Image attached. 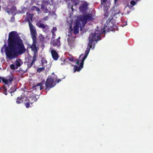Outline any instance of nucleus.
I'll use <instances>...</instances> for the list:
<instances>
[{
    "mask_svg": "<svg viewBox=\"0 0 153 153\" xmlns=\"http://www.w3.org/2000/svg\"><path fill=\"white\" fill-rule=\"evenodd\" d=\"M8 43V46L5 49L7 59H13L19 55L23 54L26 51L22 40L15 31H11L9 33Z\"/></svg>",
    "mask_w": 153,
    "mask_h": 153,
    "instance_id": "f257e3e1",
    "label": "nucleus"
},
{
    "mask_svg": "<svg viewBox=\"0 0 153 153\" xmlns=\"http://www.w3.org/2000/svg\"><path fill=\"white\" fill-rule=\"evenodd\" d=\"M102 33V32L97 30H96L94 33L90 34L88 38L89 42L88 43V48L85 51V53L83 54V55H87V56H88L90 49L92 47L93 42L94 41H97L100 40V36Z\"/></svg>",
    "mask_w": 153,
    "mask_h": 153,
    "instance_id": "f03ea898",
    "label": "nucleus"
},
{
    "mask_svg": "<svg viewBox=\"0 0 153 153\" xmlns=\"http://www.w3.org/2000/svg\"><path fill=\"white\" fill-rule=\"evenodd\" d=\"M51 76H49L47 79L45 83L46 88L45 90L47 91H49L50 88L54 87L56 85L54 81L56 80L57 76L53 73Z\"/></svg>",
    "mask_w": 153,
    "mask_h": 153,
    "instance_id": "7ed1b4c3",
    "label": "nucleus"
},
{
    "mask_svg": "<svg viewBox=\"0 0 153 153\" xmlns=\"http://www.w3.org/2000/svg\"><path fill=\"white\" fill-rule=\"evenodd\" d=\"M1 80L4 85H3V93L5 95H7V89L9 88L10 83L13 80V77L11 76H8L7 77L1 78L0 76V82H1Z\"/></svg>",
    "mask_w": 153,
    "mask_h": 153,
    "instance_id": "20e7f679",
    "label": "nucleus"
},
{
    "mask_svg": "<svg viewBox=\"0 0 153 153\" xmlns=\"http://www.w3.org/2000/svg\"><path fill=\"white\" fill-rule=\"evenodd\" d=\"M30 31V34L32 36L33 42H36V30L34 27L29 20L28 21Z\"/></svg>",
    "mask_w": 153,
    "mask_h": 153,
    "instance_id": "39448f33",
    "label": "nucleus"
},
{
    "mask_svg": "<svg viewBox=\"0 0 153 153\" xmlns=\"http://www.w3.org/2000/svg\"><path fill=\"white\" fill-rule=\"evenodd\" d=\"M94 19L92 14L88 13L81 16L80 17V20L82 23V26L84 27L88 21L93 20Z\"/></svg>",
    "mask_w": 153,
    "mask_h": 153,
    "instance_id": "423d86ee",
    "label": "nucleus"
},
{
    "mask_svg": "<svg viewBox=\"0 0 153 153\" xmlns=\"http://www.w3.org/2000/svg\"><path fill=\"white\" fill-rule=\"evenodd\" d=\"M87 57V55H83V54H81L79 56V61H80V65L79 66L76 65H75L74 68V72L76 71H79L83 68L84 62L85 60Z\"/></svg>",
    "mask_w": 153,
    "mask_h": 153,
    "instance_id": "0eeeda50",
    "label": "nucleus"
},
{
    "mask_svg": "<svg viewBox=\"0 0 153 153\" xmlns=\"http://www.w3.org/2000/svg\"><path fill=\"white\" fill-rule=\"evenodd\" d=\"M41 22V20H39L36 23V25L38 27L42 28V31L44 32H46L47 30H48L49 27L47 25H45L42 23Z\"/></svg>",
    "mask_w": 153,
    "mask_h": 153,
    "instance_id": "6e6552de",
    "label": "nucleus"
},
{
    "mask_svg": "<svg viewBox=\"0 0 153 153\" xmlns=\"http://www.w3.org/2000/svg\"><path fill=\"white\" fill-rule=\"evenodd\" d=\"M37 99L35 97H33L32 98H30L29 99H26L25 100L26 102L25 103V105L27 108H28L30 107V104H32L33 103L37 101Z\"/></svg>",
    "mask_w": 153,
    "mask_h": 153,
    "instance_id": "1a4fd4ad",
    "label": "nucleus"
},
{
    "mask_svg": "<svg viewBox=\"0 0 153 153\" xmlns=\"http://www.w3.org/2000/svg\"><path fill=\"white\" fill-rule=\"evenodd\" d=\"M79 2V0H71V2L68 3L69 11L71 10L72 12L74 9L73 8V5L76 6Z\"/></svg>",
    "mask_w": 153,
    "mask_h": 153,
    "instance_id": "9d476101",
    "label": "nucleus"
},
{
    "mask_svg": "<svg viewBox=\"0 0 153 153\" xmlns=\"http://www.w3.org/2000/svg\"><path fill=\"white\" fill-rule=\"evenodd\" d=\"M88 5L87 2L84 1L83 2L79 7V9L80 11L83 13H85L88 8Z\"/></svg>",
    "mask_w": 153,
    "mask_h": 153,
    "instance_id": "9b49d317",
    "label": "nucleus"
},
{
    "mask_svg": "<svg viewBox=\"0 0 153 153\" xmlns=\"http://www.w3.org/2000/svg\"><path fill=\"white\" fill-rule=\"evenodd\" d=\"M36 56L34 54L32 57H31L28 59L27 62L28 68H30L33 65V64L36 61Z\"/></svg>",
    "mask_w": 153,
    "mask_h": 153,
    "instance_id": "f8f14e48",
    "label": "nucleus"
},
{
    "mask_svg": "<svg viewBox=\"0 0 153 153\" xmlns=\"http://www.w3.org/2000/svg\"><path fill=\"white\" fill-rule=\"evenodd\" d=\"M81 25L79 22H76L75 25L73 28V32L75 34H76L79 33V28Z\"/></svg>",
    "mask_w": 153,
    "mask_h": 153,
    "instance_id": "ddd939ff",
    "label": "nucleus"
},
{
    "mask_svg": "<svg viewBox=\"0 0 153 153\" xmlns=\"http://www.w3.org/2000/svg\"><path fill=\"white\" fill-rule=\"evenodd\" d=\"M51 54L53 58L55 60H57L59 57V56L56 52L54 50L51 51Z\"/></svg>",
    "mask_w": 153,
    "mask_h": 153,
    "instance_id": "4468645a",
    "label": "nucleus"
},
{
    "mask_svg": "<svg viewBox=\"0 0 153 153\" xmlns=\"http://www.w3.org/2000/svg\"><path fill=\"white\" fill-rule=\"evenodd\" d=\"M60 38V37L58 38L52 42V44L54 46H59L60 45V41L59 39Z\"/></svg>",
    "mask_w": 153,
    "mask_h": 153,
    "instance_id": "2eb2a0df",
    "label": "nucleus"
},
{
    "mask_svg": "<svg viewBox=\"0 0 153 153\" xmlns=\"http://www.w3.org/2000/svg\"><path fill=\"white\" fill-rule=\"evenodd\" d=\"M24 97L22 96L18 97L16 100V102L17 104H20L22 103L23 102V100Z\"/></svg>",
    "mask_w": 153,
    "mask_h": 153,
    "instance_id": "dca6fc26",
    "label": "nucleus"
},
{
    "mask_svg": "<svg viewBox=\"0 0 153 153\" xmlns=\"http://www.w3.org/2000/svg\"><path fill=\"white\" fill-rule=\"evenodd\" d=\"M53 0H43V4L41 5V8H43L44 5L47 6L50 4V1L52 2Z\"/></svg>",
    "mask_w": 153,
    "mask_h": 153,
    "instance_id": "f3484780",
    "label": "nucleus"
},
{
    "mask_svg": "<svg viewBox=\"0 0 153 153\" xmlns=\"http://www.w3.org/2000/svg\"><path fill=\"white\" fill-rule=\"evenodd\" d=\"M47 61L45 58L44 57L42 58L41 63L42 66L46 67L47 65Z\"/></svg>",
    "mask_w": 153,
    "mask_h": 153,
    "instance_id": "a211bd4d",
    "label": "nucleus"
},
{
    "mask_svg": "<svg viewBox=\"0 0 153 153\" xmlns=\"http://www.w3.org/2000/svg\"><path fill=\"white\" fill-rule=\"evenodd\" d=\"M17 89V87L16 85H14L13 86H12L10 90H8V92L11 94V96H12V93H13L16 91Z\"/></svg>",
    "mask_w": 153,
    "mask_h": 153,
    "instance_id": "6ab92c4d",
    "label": "nucleus"
},
{
    "mask_svg": "<svg viewBox=\"0 0 153 153\" xmlns=\"http://www.w3.org/2000/svg\"><path fill=\"white\" fill-rule=\"evenodd\" d=\"M36 42H33V45L32 46H31L30 48L31 50L33 51L34 53L37 52V49L36 46Z\"/></svg>",
    "mask_w": 153,
    "mask_h": 153,
    "instance_id": "aec40b11",
    "label": "nucleus"
},
{
    "mask_svg": "<svg viewBox=\"0 0 153 153\" xmlns=\"http://www.w3.org/2000/svg\"><path fill=\"white\" fill-rule=\"evenodd\" d=\"M68 60L72 62H75L76 63V64H77V65H78L79 64V63H80L79 62V59H76V60H74V59L72 57H69L68 58Z\"/></svg>",
    "mask_w": 153,
    "mask_h": 153,
    "instance_id": "412c9836",
    "label": "nucleus"
},
{
    "mask_svg": "<svg viewBox=\"0 0 153 153\" xmlns=\"http://www.w3.org/2000/svg\"><path fill=\"white\" fill-rule=\"evenodd\" d=\"M42 84L41 83H38L37 85H34L33 86V88L36 89V88H37L39 87V88L40 90H42L43 88V86H42Z\"/></svg>",
    "mask_w": 153,
    "mask_h": 153,
    "instance_id": "4be33fe9",
    "label": "nucleus"
},
{
    "mask_svg": "<svg viewBox=\"0 0 153 153\" xmlns=\"http://www.w3.org/2000/svg\"><path fill=\"white\" fill-rule=\"evenodd\" d=\"M45 67L43 66L42 68H38L37 69V71L39 73H40L45 70Z\"/></svg>",
    "mask_w": 153,
    "mask_h": 153,
    "instance_id": "5701e85b",
    "label": "nucleus"
},
{
    "mask_svg": "<svg viewBox=\"0 0 153 153\" xmlns=\"http://www.w3.org/2000/svg\"><path fill=\"white\" fill-rule=\"evenodd\" d=\"M20 61L21 60L19 59V60H16L15 61V64L18 67H19L21 66V64L20 62Z\"/></svg>",
    "mask_w": 153,
    "mask_h": 153,
    "instance_id": "b1692460",
    "label": "nucleus"
},
{
    "mask_svg": "<svg viewBox=\"0 0 153 153\" xmlns=\"http://www.w3.org/2000/svg\"><path fill=\"white\" fill-rule=\"evenodd\" d=\"M16 10V7L15 6H13L11 7V8L10 9V12L13 13L14 12L15 10Z\"/></svg>",
    "mask_w": 153,
    "mask_h": 153,
    "instance_id": "393cba45",
    "label": "nucleus"
},
{
    "mask_svg": "<svg viewBox=\"0 0 153 153\" xmlns=\"http://www.w3.org/2000/svg\"><path fill=\"white\" fill-rule=\"evenodd\" d=\"M68 43L69 46L71 47H73V41L71 40H69L68 39Z\"/></svg>",
    "mask_w": 153,
    "mask_h": 153,
    "instance_id": "a878e982",
    "label": "nucleus"
},
{
    "mask_svg": "<svg viewBox=\"0 0 153 153\" xmlns=\"http://www.w3.org/2000/svg\"><path fill=\"white\" fill-rule=\"evenodd\" d=\"M68 63V62L66 61V60L65 59H64L63 61L61 63V65H66Z\"/></svg>",
    "mask_w": 153,
    "mask_h": 153,
    "instance_id": "bb28decb",
    "label": "nucleus"
},
{
    "mask_svg": "<svg viewBox=\"0 0 153 153\" xmlns=\"http://www.w3.org/2000/svg\"><path fill=\"white\" fill-rule=\"evenodd\" d=\"M39 37L40 41H42L44 39V37L42 35H40Z\"/></svg>",
    "mask_w": 153,
    "mask_h": 153,
    "instance_id": "cd10ccee",
    "label": "nucleus"
},
{
    "mask_svg": "<svg viewBox=\"0 0 153 153\" xmlns=\"http://www.w3.org/2000/svg\"><path fill=\"white\" fill-rule=\"evenodd\" d=\"M10 68L13 70H14L15 69V67L14 65L13 64H12L10 65Z\"/></svg>",
    "mask_w": 153,
    "mask_h": 153,
    "instance_id": "c85d7f7f",
    "label": "nucleus"
},
{
    "mask_svg": "<svg viewBox=\"0 0 153 153\" xmlns=\"http://www.w3.org/2000/svg\"><path fill=\"white\" fill-rule=\"evenodd\" d=\"M136 3L134 1H131L130 2L131 4L133 5H135Z\"/></svg>",
    "mask_w": 153,
    "mask_h": 153,
    "instance_id": "c756f323",
    "label": "nucleus"
},
{
    "mask_svg": "<svg viewBox=\"0 0 153 153\" xmlns=\"http://www.w3.org/2000/svg\"><path fill=\"white\" fill-rule=\"evenodd\" d=\"M108 12H106L105 13L104 16V18H107L108 16Z\"/></svg>",
    "mask_w": 153,
    "mask_h": 153,
    "instance_id": "7c9ffc66",
    "label": "nucleus"
},
{
    "mask_svg": "<svg viewBox=\"0 0 153 153\" xmlns=\"http://www.w3.org/2000/svg\"><path fill=\"white\" fill-rule=\"evenodd\" d=\"M53 9H54L55 10L54 11H53V12H51V11H50L49 12L50 14H51L52 15H54V14H55V12L56 10H55V8L54 7L53 8Z\"/></svg>",
    "mask_w": 153,
    "mask_h": 153,
    "instance_id": "2f4dec72",
    "label": "nucleus"
},
{
    "mask_svg": "<svg viewBox=\"0 0 153 153\" xmlns=\"http://www.w3.org/2000/svg\"><path fill=\"white\" fill-rule=\"evenodd\" d=\"M61 80L60 79H57V78H56V80L54 81V82H55V83H56V82L57 83H58L59 82H61Z\"/></svg>",
    "mask_w": 153,
    "mask_h": 153,
    "instance_id": "473e14b6",
    "label": "nucleus"
},
{
    "mask_svg": "<svg viewBox=\"0 0 153 153\" xmlns=\"http://www.w3.org/2000/svg\"><path fill=\"white\" fill-rule=\"evenodd\" d=\"M57 30V28L56 27H53L52 29V31L55 32Z\"/></svg>",
    "mask_w": 153,
    "mask_h": 153,
    "instance_id": "72a5a7b5",
    "label": "nucleus"
},
{
    "mask_svg": "<svg viewBox=\"0 0 153 153\" xmlns=\"http://www.w3.org/2000/svg\"><path fill=\"white\" fill-rule=\"evenodd\" d=\"M101 3H105L107 1V0H101Z\"/></svg>",
    "mask_w": 153,
    "mask_h": 153,
    "instance_id": "f704fd0d",
    "label": "nucleus"
},
{
    "mask_svg": "<svg viewBox=\"0 0 153 153\" xmlns=\"http://www.w3.org/2000/svg\"><path fill=\"white\" fill-rule=\"evenodd\" d=\"M73 29L72 28V27L71 26L70 27V28H69V31H70V32H71V31H73Z\"/></svg>",
    "mask_w": 153,
    "mask_h": 153,
    "instance_id": "c9c22d12",
    "label": "nucleus"
},
{
    "mask_svg": "<svg viewBox=\"0 0 153 153\" xmlns=\"http://www.w3.org/2000/svg\"><path fill=\"white\" fill-rule=\"evenodd\" d=\"M52 33L53 36H55L56 35V34H55L54 32L53 31H52Z\"/></svg>",
    "mask_w": 153,
    "mask_h": 153,
    "instance_id": "e433bc0d",
    "label": "nucleus"
},
{
    "mask_svg": "<svg viewBox=\"0 0 153 153\" xmlns=\"http://www.w3.org/2000/svg\"><path fill=\"white\" fill-rule=\"evenodd\" d=\"M117 0H114V3H116L117 1Z\"/></svg>",
    "mask_w": 153,
    "mask_h": 153,
    "instance_id": "4c0bfd02",
    "label": "nucleus"
},
{
    "mask_svg": "<svg viewBox=\"0 0 153 153\" xmlns=\"http://www.w3.org/2000/svg\"><path fill=\"white\" fill-rule=\"evenodd\" d=\"M36 9L37 10H39V8H37V7H36Z\"/></svg>",
    "mask_w": 153,
    "mask_h": 153,
    "instance_id": "58836bf2",
    "label": "nucleus"
},
{
    "mask_svg": "<svg viewBox=\"0 0 153 153\" xmlns=\"http://www.w3.org/2000/svg\"><path fill=\"white\" fill-rule=\"evenodd\" d=\"M47 18V17H45L44 18V19H45V20H46V18Z\"/></svg>",
    "mask_w": 153,
    "mask_h": 153,
    "instance_id": "ea45409f",
    "label": "nucleus"
},
{
    "mask_svg": "<svg viewBox=\"0 0 153 153\" xmlns=\"http://www.w3.org/2000/svg\"><path fill=\"white\" fill-rule=\"evenodd\" d=\"M10 11H9V10L7 11V13H10Z\"/></svg>",
    "mask_w": 153,
    "mask_h": 153,
    "instance_id": "a19ab883",
    "label": "nucleus"
},
{
    "mask_svg": "<svg viewBox=\"0 0 153 153\" xmlns=\"http://www.w3.org/2000/svg\"><path fill=\"white\" fill-rule=\"evenodd\" d=\"M30 19H31V20H32V17H31V18H30Z\"/></svg>",
    "mask_w": 153,
    "mask_h": 153,
    "instance_id": "79ce46f5",
    "label": "nucleus"
},
{
    "mask_svg": "<svg viewBox=\"0 0 153 153\" xmlns=\"http://www.w3.org/2000/svg\"><path fill=\"white\" fill-rule=\"evenodd\" d=\"M80 29H81H81H82V27H80Z\"/></svg>",
    "mask_w": 153,
    "mask_h": 153,
    "instance_id": "37998d69",
    "label": "nucleus"
},
{
    "mask_svg": "<svg viewBox=\"0 0 153 153\" xmlns=\"http://www.w3.org/2000/svg\"><path fill=\"white\" fill-rule=\"evenodd\" d=\"M5 45H4V46H5Z\"/></svg>",
    "mask_w": 153,
    "mask_h": 153,
    "instance_id": "c03bdc74",
    "label": "nucleus"
},
{
    "mask_svg": "<svg viewBox=\"0 0 153 153\" xmlns=\"http://www.w3.org/2000/svg\"><path fill=\"white\" fill-rule=\"evenodd\" d=\"M16 68H18V67H16Z\"/></svg>",
    "mask_w": 153,
    "mask_h": 153,
    "instance_id": "a18cd8bd",
    "label": "nucleus"
}]
</instances>
